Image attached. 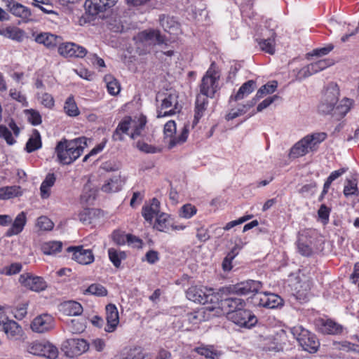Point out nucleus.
Instances as JSON below:
<instances>
[{"label": "nucleus", "instance_id": "nucleus-1", "mask_svg": "<svg viewBox=\"0 0 359 359\" xmlns=\"http://www.w3.org/2000/svg\"><path fill=\"white\" fill-rule=\"evenodd\" d=\"M87 142L88 139L85 137H80L72 140L60 141L55 147V152L60 163L69 165L75 161L88 146Z\"/></svg>", "mask_w": 359, "mask_h": 359}, {"label": "nucleus", "instance_id": "nucleus-2", "mask_svg": "<svg viewBox=\"0 0 359 359\" xmlns=\"http://www.w3.org/2000/svg\"><path fill=\"white\" fill-rule=\"evenodd\" d=\"M147 123L146 117L140 116L132 118L131 117H126L117 126L113 137L117 139L116 136L121 135V133H126L135 139L141 135L145 124Z\"/></svg>", "mask_w": 359, "mask_h": 359}, {"label": "nucleus", "instance_id": "nucleus-3", "mask_svg": "<svg viewBox=\"0 0 359 359\" xmlns=\"http://www.w3.org/2000/svg\"><path fill=\"white\" fill-rule=\"evenodd\" d=\"M189 130L183 128L180 134L176 133V124L174 121H168L163 129V142L168 149L182 145L188 137Z\"/></svg>", "mask_w": 359, "mask_h": 359}, {"label": "nucleus", "instance_id": "nucleus-4", "mask_svg": "<svg viewBox=\"0 0 359 359\" xmlns=\"http://www.w3.org/2000/svg\"><path fill=\"white\" fill-rule=\"evenodd\" d=\"M291 332L304 351L311 353L318 351L320 342L316 334L301 325L292 327Z\"/></svg>", "mask_w": 359, "mask_h": 359}, {"label": "nucleus", "instance_id": "nucleus-5", "mask_svg": "<svg viewBox=\"0 0 359 359\" xmlns=\"http://www.w3.org/2000/svg\"><path fill=\"white\" fill-rule=\"evenodd\" d=\"M188 299L205 304L210 303V305L219 304L220 298L219 293H215L212 290L203 288V287L191 286L186 292Z\"/></svg>", "mask_w": 359, "mask_h": 359}, {"label": "nucleus", "instance_id": "nucleus-6", "mask_svg": "<svg viewBox=\"0 0 359 359\" xmlns=\"http://www.w3.org/2000/svg\"><path fill=\"white\" fill-rule=\"evenodd\" d=\"M219 75L217 72L214 64L212 63L202 78L201 83L199 86V95L212 98L216 92L219 90Z\"/></svg>", "mask_w": 359, "mask_h": 359}, {"label": "nucleus", "instance_id": "nucleus-7", "mask_svg": "<svg viewBox=\"0 0 359 359\" xmlns=\"http://www.w3.org/2000/svg\"><path fill=\"white\" fill-rule=\"evenodd\" d=\"M160 25L163 31L168 34V36L166 34H162L158 30V46H162V43H164L167 46L168 42H174L180 31L179 23L172 17L163 15L160 18Z\"/></svg>", "mask_w": 359, "mask_h": 359}, {"label": "nucleus", "instance_id": "nucleus-8", "mask_svg": "<svg viewBox=\"0 0 359 359\" xmlns=\"http://www.w3.org/2000/svg\"><path fill=\"white\" fill-rule=\"evenodd\" d=\"M221 315L222 309L219 306L217 307L210 305L193 312L187 313L184 316V321L187 322L188 325L194 326L208 320L212 316H219Z\"/></svg>", "mask_w": 359, "mask_h": 359}, {"label": "nucleus", "instance_id": "nucleus-9", "mask_svg": "<svg viewBox=\"0 0 359 359\" xmlns=\"http://www.w3.org/2000/svg\"><path fill=\"white\" fill-rule=\"evenodd\" d=\"M260 287L261 283L259 282L248 280L222 287L221 289V293L229 295H246L250 293H255L259 290Z\"/></svg>", "mask_w": 359, "mask_h": 359}, {"label": "nucleus", "instance_id": "nucleus-10", "mask_svg": "<svg viewBox=\"0 0 359 359\" xmlns=\"http://www.w3.org/2000/svg\"><path fill=\"white\" fill-rule=\"evenodd\" d=\"M226 317L236 325L245 328H251L257 323V318L252 311L245 309L227 312Z\"/></svg>", "mask_w": 359, "mask_h": 359}, {"label": "nucleus", "instance_id": "nucleus-11", "mask_svg": "<svg viewBox=\"0 0 359 359\" xmlns=\"http://www.w3.org/2000/svg\"><path fill=\"white\" fill-rule=\"evenodd\" d=\"M252 300L255 306L266 309H275L283 305V299L280 297L271 292L257 291L252 296Z\"/></svg>", "mask_w": 359, "mask_h": 359}, {"label": "nucleus", "instance_id": "nucleus-12", "mask_svg": "<svg viewBox=\"0 0 359 359\" xmlns=\"http://www.w3.org/2000/svg\"><path fill=\"white\" fill-rule=\"evenodd\" d=\"M338 89L336 88H327L324 92L318 105V111L324 115L331 113L338 102Z\"/></svg>", "mask_w": 359, "mask_h": 359}, {"label": "nucleus", "instance_id": "nucleus-13", "mask_svg": "<svg viewBox=\"0 0 359 359\" xmlns=\"http://www.w3.org/2000/svg\"><path fill=\"white\" fill-rule=\"evenodd\" d=\"M88 342L82 339H69L63 341L61 350L69 358L80 355L88 349Z\"/></svg>", "mask_w": 359, "mask_h": 359}, {"label": "nucleus", "instance_id": "nucleus-14", "mask_svg": "<svg viewBox=\"0 0 359 359\" xmlns=\"http://www.w3.org/2000/svg\"><path fill=\"white\" fill-rule=\"evenodd\" d=\"M276 34L273 29H262L260 36L255 40L261 50L273 55L276 52Z\"/></svg>", "mask_w": 359, "mask_h": 359}, {"label": "nucleus", "instance_id": "nucleus-15", "mask_svg": "<svg viewBox=\"0 0 359 359\" xmlns=\"http://www.w3.org/2000/svg\"><path fill=\"white\" fill-rule=\"evenodd\" d=\"M219 293L220 298L219 299V304H214V306L219 307L222 309V315L224 313L223 309H228L227 312H234L238 309H243L246 305L244 299L235 297L234 295H229L226 294H222L221 289L217 292Z\"/></svg>", "mask_w": 359, "mask_h": 359}, {"label": "nucleus", "instance_id": "nucleus-16", "mask_svg": "<svg viewBox=\"0 0 359 359\" xmlns=\"http://www.w3.org/2000/svg\"><path fill=\"white\" fill-rule=\"evenodd\" d=\"M178 95L175 90H170L168 94L162 99L161 109L158 111V118L176 114L180 111L178 107Z\"/></svg>", "mask_w": 359, "mask_h": 359}, {"label": "nucleus", "instance_id": "nucleus-17", "mask_svg": "<svg viewBox=\"0 0 359 359\" xmlns=\"http://www.w3.org/2000/svg\"><path fill=\"white\" fill-rule=\"evenodd\" d=\"M2 328L9 341H23L26 339L22 327L14 320H9L3 323Z\"/></svg>", "mask_w": 359, "mask_h": 359}, {"label": "nucleus", "instance_id": "nucleus-18", "mask_svg": "<svg viewBox=\"0 0 359 359\" xmlns=\"http://www.w3.org/2000/svg\"><path fill=\"white\" fill-rule=\"evenodd\" d=\"M55 327L54 318L48 313H43L34 318L31 323L33 332L44 333L51 330Z\"/></svg>", "mask_w": 359, "mask_h": 359}, {"label": "nucleus", "instance_id": "nucleus-19", "mask_svg": "<svg viewBox=\"0 0 359 359\" xmlns=\"http://www.w3.org/2000/svg\"><path fill=\"white\" fill-rule=\"evenodd\" d=\"M58 53L65 57H83L88 51L87 50L75 43L66 42L60 43L58 46Z\"/></svg>", "mask_w": 359, "mask_h": 359}, {"label": "nucleus", "instance_id": "nucleus-20", "mask_svg": "<svg viewBox=\"0 0 359 359\" xmlns=\"http://www.w3.org/2000/svg\"><path fill=\"white\" fill-rule=\"evenodd\" d=\"M19 282L25 287L35 292L44 290L47 287V284L43 278L34 276L30 273L20 275Z\"/></svg>", "mask_w": 359, "mask_h": 359}, {"label": "nucleus", "instance_id": "nucleus-21", "mask_svg": "<svg viewBox=\"0 0 359 359\" xmlns=\"http://www.w3.org/2000/svg\"><path fill=\"white\" fill-rule=\"evenodd\" d=\"M134 40L137 49L147 52L149 50L151 46L156 44L157 34L154 31H144L135 36Z\"/></svg>", "mask_w": 359, "mask_h": 359}, {"label": "nucleus", "instance_id": "nucleus-22", "mask_svg": "<svg viewBox=\"0 0 359 359\" xmlns=\"http://www.w3.org/2000/svg\"><path fill=\"white\" fill-rule=\"evenodd\" d=\"M117 1L118 0H86L85 8L89 14L95 15L114 6Z\"/></svg>", "mask_w": 359, "mask_h": 359}, {"label": "nucleus", "instance_id": "nucleus-23", "mask_svg": "<svg viewBox=\"0 0 359 359\" xmlns=\"http://www.w3.org/2000/svg\"><path fill=\"white\" fill-rule=\"evenodd\" d=\"M67 251L72 252V259L81 264H89L94 261V256L89 249H84L83 246L69 247Z\"/></svg>", "mask_w": 359, "mask_h": 359}, {"label": "nucleus", "instance_id": "nucleus-24", "mask_svg": "<svg viewBox=\"0 0 359 359\" xmlns=\"http://www.w3.org/2000/svg\"><path fill=\"white\" fill-rule=\"evenodd\" d=\"M126 179L120 172H116L102 185V190L106 193L119 191L125 184Z\"/></svg>", "mask_w": 359, "mask_h": 359}, {"label": "nucleus", "instance_id": "nucleus-25", "mask_svg": "<svg viewBox=\"0 0 359 359\" xmlns=\"http://www.w3.org/2000/svg\"><path fill=\"white\" fill-rule=\"evenodd\" d=\"M106 320L107 325L104 327V331L107 332H114L119 323L118 309L114 304H109L106 306Z\"/></svg>", "mask_w": 359, "mask_h": 359}, {"label": "nucleus", "instance_id": "nucleus-26", "mask_svg": "<svg viewBox=\"0 0 359 359\" xmlns=\"http://www.w3.org/2000/svg\"><path fill=\"white\" fill-rule=\"evenodd\" d=\"M9 11L15 16L23 20H28L31 16L30 10L13 0H2Z\"/></svg>", "mask_w": 359, "mask_h": 359}, {"label": "nucleus", "instance_id": "nucleus-27", "mask_svg": "<svg viewBox=\"0 0 359 359\" xmlns=\"http://www.w3.org/2000/svg\"><path fill=\"white\" fill-rule=\"evenodd\" d=\"M115 359H151V356L144 354L141 347L133 346L123 348Z\"/></svg>", "mask_w": 359, "mask_h": 359}, {"label": "nucleus", "instance_id": "nucleus-28", "mask_svg": "<svg viewBox=\"0 0 359 359\" xmlns=\"http://www.w3.org/2000/svg\"><path fill=\"white\" fill-rule=\"evenodd\" d=\"M318 330L325 334H337L342 332L343 327L336 322L327 319H319L316 323Z\"/></svg>", "mask_w": 359, "mask_h": 359}, {"label": "nucleus", "instance_id": "nucleus-29", "mask_svg": "<svg viewBox=\"0 0 359 359\" xmlns=\"http://www.w3.org/2000/svg\"><path fill=\"white\" fill-rule=\"evenodd\" d=\"M170 43L168 42V45L165 46V43H162V46H158V60L162 63L161 68L164 71H167L168 67L172 63V55H174V50L170 48Z\"/></svg>", "mask_w": 359, "mask_h": 359}, {"label": "nucleus", "instance_id": "nucleus-30", "mask_svg": "<svg viewBox=\"0 0 359 359\" xmlns=\"http://www.w3.org/2000/svg\"><path fill=\"white\" fill-rule=\"evenodd\" d=\"M27 223V216L25 212H20L11 224V227L7 230L6 236L11 237L19 234L22 231Z\"/></svg>", "mask_w": 359, "mask_h": 359}, {"label": "nucleus", "instance_id": "nucleus-31", "mask_svg": "<svg viewBox=\"0 0 359 359\" xmlns=\"http://www.w3.org/2000/svg\"><path fill=\"white\" fill-rule=\"evenodd\" d=\"M310 151L313 150L310 144H309L307 139L304 137L290 149L289 155L290 158H296L306 155Z\"/></svg>", "mask_w": 359, "mask_h": 359}, {"label": "nucleus", "instance_id": "nucleus-32", "mask_svg": "<svg viewBox=\"0 0 359 359\" xmlns=\"http://www.w3.org/2000/svg\"><path fill=\"white\" fill-rule=\"evenodd\" d=\"M34 40L36 43L43 44L46 48L51 49L60 43V38L49 32H43L37 34Z\"/></svg>", "mask_w": 359, "mask_h": 359}, {"label": "nucleus", "instance_id": "nucleus-33", "mask_svg": "<svg viewBox=\"0 0 359 359\" xmlns=\"http://www.w3.org/2000/svg\"><path fill=\"white\" fill-rule=\"evenodd\" d=\"M142 215L149 225H152L154 221L157 222V201L155 198L151 204H146L142 207Z\"/></svg>", "mask_w": 359, "mask_h": 359}, {"label": "nucleus", "instance_id": "nucleus-34", "mask_svg": "<svg viewBox=\"0 0 359 359\" xmlns=\"http://www.w3.org/2000/svg\"><path fill=\"white\" fill-rule=\"evenodd\" d=\"M60 310L66 316H80L83 312V307L77 302L67 301L60 304Z\"/></svg>", "mask_w": 359, "mask_h": 359}, {"label": "nucleus", "instance_id": "nucleus-35", "mask_svg": "<svg viewBox=\"0 0 359 359\" xmlns=\"http://www.w3.org/2000/svg\"><path fill=\"white\" fill-rule=\"evenodd\" d=\"M199 355L204 356L205 359H219L221 352L212 345L201 344L194 348Z\"/></svg>", "mask_w": 359, "mask_h": 359}, {"label": "nucleus", "instance_id": "nucleus-36", "mask_svg": "<svg viewBox=\"0 0 359 359\" xmlns=\"http://www.w3.org/2000/svg\"><path fill=\"white\" fill-rule=\"evenodd\" d=\"M256 87L257 85L255 81H248L240 87L236 95H231L230 97V101H238L240 100H243V98L249 95L251 93H252L256 88Z\"/></svg>", "mask_w": 359, "mask_h": 359}, {"label": "nucleus", "instance_id": "nucleus-37", "mask_svg": "<svg viewBox=\"0 0 359 359\" xmlns=\"http://www.w3.org/2000/svg\"><path fill=\"white\" fill-rule=\"evenodd\" d=\"M0 35L18 42L22 41L25 38L24 31L17 27L4 28L0 30Z\"/></svg>", "mask_w": 359, "mask_h": 359}, {"label": "nucleus", "instance_id": "nucleus-38", "mask_svg": "<svg viewBox=\"0 0 359 359\" xmlns=\"http://www.w3.org/2000/svg\"><path fill=\"white\" fill-rule=\"evenodd\" d=\"M208 104V97L201 95H197L195 102L194 123L196 124L199 119L204 115Z\"/></svg>", "mask_w": 359, "mask_h": 359}, {"label": "nucleus", "instance_id": "nucleus-39", "mask_svg": "<svg viewBox=\"0 0 359 359\" xmlns=\"http://www.w3.org/2000/svg\"><path fill=\"white\" fill-rule=\"evenodd\" d=\"M39 356H43L48 359H56L58 357L59 351L57 348L49 341H41Z\"/></svg>", "mask_w": 359, "mask_h": 359}, {"label": "nucleus", "instance_id": "nucleus-40", "mask_svg": "<svg viewBox=\"0 0 359 359\" xmlns=\"http://www.w3.org/2000/svg\"><path fill=\"white\" fill-rule=\"evenodd\" d=\"M55 176L53 173H48L40 187V196L41 198L46 199L50 196V189L55 182Z\"/></svg>", "mask_w": 359, "mask_h": 359}, {"label": "nucleus", "instance_id": "nucleus-41", "mask_svg": "<svg viewBox=\"0 0 359 359\" xmlns=\"http://www.w3.org/2000/svg\"><path fill=\"white\" fill-rule=\"evenodd\" d=\"M256 104V100H251L245 104H241L237 109H232L226 115V119L227 121L233 120L244 114H245L251 107Z\"/></svg>", "mask_w": 359, "mask_h": 359}, {"label": "nucleus", "instance_id": "nucleus-42", "mask_svg": "<svg viewBox=\"0 0 359 359\" xmlns=\"http://www.w3.org/2000/svg\"><path fill=\"white\" fill-rule=\"evenodd\" d=\"M42 146L41 135L37 130H34L29 138L25 149L28 153L39 149Z\"/></svg>", "mask_w": 359, "mask_h": 359}, {"label": "nucleus", "instance_id": "nucleus-43", "mask_svg": "<svg viewBox=\"0 0 359 359\" xmlns=\"http://www.w3.org/2000/svg\"><path fill=\"white\" fill-rule=\"evenodd\" d=\"M22 194L19 186L4 187L0 188V200H8Z\"/></svg>", "mask_w": 359, "mask_h": 359}, {"label": "nucleus", "instance_id": "nucleus-44", "mask_svg": "<svg viewBox=\"0 0 359 359\" xmlns=\"http://www.w3.org/2000/svg\"><path fill=\"white\" fill-rule=\"evenodd\" d=\"M107 92L111 95H116L121 90V86L117 81L112 75L107 74L104 77Z\"/></svg>", "mask_w": 359, "mask_h": 359}, {"label": "nucleus", "instance_id": "nucleus-45", "mask_svg": "<svg viewBox=\"0 0 359 359\" xmlns=\"http://www.w3.org/2000/svg\"><path fill=\"white\" fill-rule=\"evenodd\" d=\"M86 327L85 319H72L67 321V330L72 334L81 333Z\"/></svg>", "mask_w": 359, "mask_h": 359}, {"label": "nucleus", "instance_id": "nucleus-46", "mask_svg": "<svg viewBox=\"0 0 359 359\" xmlns=\"http://www.w3.org/2000/svg\"><path fill=\"white\" fill-rule=\"evenodd\" d=\"M108 255L109 260L116 268H118L121 266V262L126 258V254L124 251L118 250L113 248L108 250Z\"/></svg>", "mask_w": 359, "mask_h": 359}, {"label": "nucleus", "instance_id": "nucleus-47", "mask_svg": "<svg viewBox=\"0 0 359 359\" xmlns=\"http://www.w3.org/2000/svg\"><path fill=\"white\" fill-rule=\"evenodd\" d=\"M64 111L67 116L71 117H75L79 115L80 111L73 96H69L66 100L64 104Z\"/></svg>", "mask_w": 359, "mask_h": 359}, {"label": "nucleus", "instance_id": "nucleus-48", "mask_svg": "<svg viewBox=\"0 0 359 359\" xmlns=\"http://www.w3.org/2000/svg\"><path fill=\"white\" fill-rule=\"evenodd\" d=\"M277 86L278 83L275 81L267 83L257 90L255 97L252 100H256L257 102L264 96L273 93L276 90Z\"/></svg>", "mask_w": 359, "mask_h": 359}, {"label": "nucleus", "instance_id": "nucleus-49", "mask_svg": "<svg viewBox=\"0 0 359 359\" xmlns=\"http://www.w3.org/2000/svg\"><path fill=\"white\" fill-rule=\"evenodd\" d=\"M173 227V219L165 213L158 215V231L169 232Z\"/></svg>", "mask_w": 359, "mask_h": 359}, {"label": "nucleus", "instance_id": "nucleus-50", "mask_svg": "<svg viewBox=\"0 0 359 359\" xmlns=\"http://www.w3.org/2000/svg\"><path fill=\"white\" fill-rule=\"evenodd\" d=\"M343 193L346 198L352 196H358L359 195V190L357 180L355 179L346 180Z\"/></svg>", "mask_w": 359, "mask_h": 359}, {"label": "nucleus", "instance_id": "nucleus-51", "mask_svg": "<svg viewBox=\"0 0 359 359\" xmlns=\"http://www.w3.org/2000/svg\"><path fill=\"white\" fill-rule=\"evenodd\" d=\"M62 243L60 241H49L43 244L42 250L46 255H55L61 251Z\"/></svg>", "mask_w": 359, "mask_h": 359}, {"label": "nucleus", "instance_id": "nucleus-52", "mask_svg": "<svg viewBox=\"0 0 359 359\" xmlns=\"http://www.w3.org/2000/svg\"><path fill=\"white\" fill-rule=\"evenodd\" d=\"M305 137L307 139L312 149L315 150L316 149V146L326 139L327 134L325 133H316L311 135H308L305 136Z\"/></svg>", "mask_w": 359, "mask_h": 359}, {"label": "nucleus", "instance_id": "nucleus-53", "mask_svg": "<svg viewBox=\"0 0 359 359\" xmlns=\"http://www.w3.org/2000/svg\"><path fill=\"white\" fill-rule=\"evenodd\" d=\"M96 214V210L86 208L80 212L79 219L84 224H91Z\"/></svg>", "mask_w": 359, "mask_h": 359}, {"label": "nucleus", "instance_id": "nucleus-54", "mask_svg": "<svg viewBox=\"0 0 359 359\" xmlns=\"http://www.w3.org/2000/svg\"><path fill=\"white\" fill-rule=\"evenodd\" d=\"M346 171H347V168H342L337 170H334V171L332 172L324 183V194H327L328 190H329L332 182L334 181L335 180L338 179L343 174H344Z\"/></svg>", "mask_w": 359, "mask_h": 359}, {"label": "nucleus", "instance_id": "nucleus-55", "mask_svg": "<svg viewBox=\"0 0 359 359\" xmlns=\"http://www.w3.org/2000/svg\"><path fill=\"white\" fill-rule=\"evenodd\" d=\"M85 294H90L98 297H104L107 294V289L100 284H92L85 291Z\"/></svg>", "mask_w": 359, "mask_h": 359}, {"label": "nucleus", "instance_id": "nucleus-56", "mask_svg": "<svg viewBox=\"0 0 359 359\" xmlns=\"http://www.w3.org/2000/svg\"><path fill=\"white\" fill-rule=\"evenodd\" d=\"M333 64L332 61L330 60L325 59L320 60L316 62L311 63L309 65L310 66V69H311V72L313 74L318 73L320 71H322L327 67L331 66Z\"/></svg>", "mask_w": 359, "mask_h": 359}, {"label": "nucleus", "instance_id": "nucleus-57", "mask_svg": "<svg viewBox=\"0 0 359 359\" xmlns=\"http://www.w3.org/2000/svg\"><path fill=\"white\" fill-rule=\"evenodd\" d=\"M25 114L27 116L28 121L34 126H38L41 123L42 118L40 113L33 109H27L25 111Z\"/></svg>", "mask_w": 359, "mask_h": 359}, {"label": "nucleus", "instance_id": "nucleus-58", "mask_svg": "<svg viewBox=\"0 0 359 359\" xmlns=\"http://www.w3.org/2000/svg\"><path fill=\"white\" fill-rule=\"evenodd\" d=\"M37 99L45 107L51 109L54 107L55 101L53 96L47 93H37Z\"/></svg>", "mask_w": 359, "mask_h": 359}, {"label": "nucleus", "instance_id": "nucleus-59", "mask_svg": "<svg viewBox=\"0 0 359 359\" xmlns=\"http://www.w3.org/2000/svg\"><path fill=\"white\" fill-rule=\"evenodd\" d=\"M196 208L190 204L187 203L184 205L180 210V216L183 218L189 219L196 214Z\"/></svg>", "mask_w": 359, "mask_h": 359}, {"label": "nucleus", "instance_id": "nucleus-60", "mask_svg": "<svg viewBox=\"0 0 359 359\" xmlns=\"http://www.w3.org/2000/svg\"><path fill=\"white\" fill-rule=\"evenodd\" d=\"M36 225L41 231H50L54 226L53 222L46 216L39 217Z\"/></svg>", "mask_w": 359, "mask_h": 359}, {"label": "nucleus", "instance_id": "nucleus-61", "mask_svg": "<svg viewBox=\"0 0 359 359\" xmlns=\"http://www.w3.org/2000/svg\"><path fill=\"white\" fill-rule=\"evenodd\" d=\"M41 341L27 342L25 346V350L30 354L39 356V354H40V349L42 347L41 346Z\"/></svg>", "mask_w": 359, "mask_h": 359}, {"label": "nucleus", "instance_id": "nucleus-62", "mask_svg": "<svg viewBox=\"0 0 359 359\" xmlns=\"http://www.w3.org/2000/svg\"><path fill=\"white\" fill-rule=\"evenodd\" d=\"M298 252L303 256L309 257L312 254V248L311 246L299 238L297 242Z\"/></svg>", "mask_w": 359, "mask_h": 359}, {"label": "nucleus", "instance_id": "nucleus-63", "mask_svg": "<svg viewBox=\"0 0 359 359\" xmlns=\"http://www.w3.org/2000/svg\"><path fill=\"white\" fill-rule=\"evenodd\" d=\"M0 137L4 138L7 144L10 145H12L15 142L11 131L5 126H0Z\"/></svg>", "mask_w": 359, "mask_h": 359}, {"label": "nucleus", "instance_id": "nucleus-64", "mask_svg": "<svg viewBox=\"0 0 359 359\" xmlns=\"http://www.w3.org/2000/svg\"><path fill=\"white\" fill-rule=\"evenodd\" d=\"M316 187L317 184L316 182L305 184L302 186V188L299 190V193L302 194L304 197L312 196L315 192Z\"/></svg>", "mask_w": 359, "mask_h": 359}]
</instances>
